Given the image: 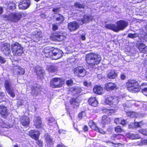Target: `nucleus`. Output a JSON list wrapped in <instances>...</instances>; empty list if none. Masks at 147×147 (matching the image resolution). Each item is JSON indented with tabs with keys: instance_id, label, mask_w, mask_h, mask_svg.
Returning a JSON list of instances; mask_svg holds the SVG:
<instances>
[{
	"instance_id": "nucleus-1",
	"label": "nucleus",
	"mask_w": 147,
	"mask_h": 147,
	"mask_svg": "<svg viewBox=\"0 0 147 147\" xmlns=\"http://www.w3.org/2000/svg\"><path fill=\"white\" fill-rule=\"evenodd\" d=\"M101 60L100 55L93 53H88L85 56L86 63L89 66L93 67L99 64Z\"/></svg>"
},
{
	"instance_id": "nucleus-2",
	"label": "nucleus",
	"mask_w": 147,
	"mask_h": 147,
	"mask_svg": "<svg viewBox=\"0 0 147 147\" xmlns=\"http://www.w3.org/2000/svg\"><path fill=\"white\" fill-rule=\"evenodd\" d=\"M116 24V25L112 23L106 24L105 27L107 29L117 32L123 30L128 25V22L123 20L117 21Z\"/></svg>"
},
{
	"instance_id": "nucleus-3",
	"label": "nucleus",
	"mask_w": 147,
	"mask_h": 147,
	"mask_svg": "<svg viewBox=\"0 0 147 147\" xmlns=\"http://www.w3.org/2000/svg\"><path fill=\"white\" fill-rule=\"evenodd\" d=\"M127 90L132 93L138 92L140 91V86L138 82L134 79L128 80L126 83Z\"/></svg>"
},
{
	"instance_id": "nucleus-4",
	"label": "nucleus",
	"mask_w": 147,
	"mask_h": 147,
	"mask_svg": "<svg viewBox=\"0 0 147 147\" xmlns=\"http://www.w3.org/2000/svg\"><path fill=\"white\" fill-rule=\"evenodd\" d=\"M11 51L14 56H21L24 53L23 47L21 44L17 42L11 44Z\"/></svg>"
},
{
	"instance_id": "nucleus-5",
	"label": "nucleus",
	"mask_w": 147,
	"mask_h": 147,
	"mask_svg": "<svg viewBox=\"0 0 147 147\" xmlns=\"http://www.w3.org/2000/svg\"><path fill=\"white\" fill-rule=\"evenodd\" d=\"M64 84V80L61 78H54L50 82V86L54 88L61 87Z\"/></svg>"
},
{
	"instance_id": "nucleus-6",
	"label": "nucleus",
	"mask_w": 147,
	"mask_h": 147,
	"mask_svg": "<svg viewBox=\"0 0 147 147\" xmlns=\"http://www.w3.org/2000/svg\"><path fill=\"white\" fill-rule=\"evenodd\" d=\"M11 47L9 43L4 42L1 46L0 50L5 56H9L11 53Z\"/></svg>"
},
{
	"instance_id": "nucleus-7",
	"label": "nucleus",
	"mask_w": 147,
	"mask_h": 147,
	"mask_svg": "<svg viewBox=\"0 0 147 147\" xmlns=\"http://www.w3.org/2000/svg\"><path fill=\"white\" fill-rule=\"evenodd\" d=\"M10 16V22L17 23L22 18V13L19 12L11 13Z\"/></svg>"
},
{
	"instance_id": "nucleus-8",
	"label": "nucleus",
	"mask_w": 147,
	"mask_h": 147,
	"mask_svg": "<svg viewBox=\"0 0 147 147\" xmlns=\"http://www.w3.org/2000/svg\"><path fill=\"white\" fill-rule=\"evenodd\" d=\"M4 86L6 90L10 96L13 98L15 96V94L13 88H11V85L10 81L8 80H6L4 81Z\"/></svg>"
},
{
	"instance_id": "nucleus-9",
	"label": "nucleus",
	"mask_w": 147,
	"mask_h": 147,
	"mask_svg": "<svg viewBox=\"0 0 147 147\" xmlns=\"http://www.w3.org/2000/svg\"><path fill=\"white\" fill-rule=\"evenodd\" d=\"M85 70V69L83 67L78 66L74 69L73 73L76 76L83 77L86 75L84 72Z\"/></svg>"
},
{
	"instance_id": "nucleus-10",
	"label": "nucleus",
	"mask_w": 147,
	"mask_h": 147,
	"mask_svg": "<svg viewBox=\"0 0 147 147\" xmlns=\"http://www.w3.org/2000/svg\"><path fill=\"white\" fill-rule=\"evenodd\" d=\"M105 103L108 105H116L118 102L117 97L115 96H112L107 97L105 100Z\"/></svg>"
},
{
	"instance_id": "nucleus-11",
	"label": "nucleus",
	"mask_w": 147,
	"mask_h": 147,
	"mask_svg": "<svg viewBox=\"0 0 147 147\" xmlns=\"http://www.w3.org/2000/svg\"><path fill=\"white\" fill-rule=\"evenodd\" d=\"M88 124L90 128L93 130L102 134H106V132L102 129L99 128L93 120L89 121Z\"/></svg>"
},
{
	"instance_id": "nucleus-12",
	"label": "nucleus",
	"mask_w": 147,
	"mask_h": 147,
	"mask_svg": "<svg viewBox=\"0 0 147 147\" xmlns=\"http://www.w3.org/2000/svg\"><path fill=\"white\" fill-rule=\"evenodd\" d=\"M9 114L6 107L3 104L0 105V116L3 118L6 119Z\"/></svg>"
},
{
	"instance_id": "nucleus-13",
	"label": "nucleus",
	"mask_w": 147,
	"mask_h": 147,
	"mask_svg": "<svg viewBox=\"0 0 147 147\" xmlns=\"http://www.w3.org/2000/svg\"><path fill=\"white\" fill-rule=\"evenodd\" d=\"M63 52L59 49L54 48L52 50V58L55 57L54 59H58L61 58L63 55Z\"/></svg>"
},
{
	"instance_id": "nucleus-14",
	"label": "nucleus",
	"mask_w": 147,
	"mask_h": 147,
	"mask_svg": "<svg viewBox=\"0 0 147 147\" xmlns=\"http://www.w3.org/2000/svg\"><path fill=\"white\" fill-rule=\"evenodd\" d=\"M33 122L34 125L36 128L38 129H43L44 125L42 123V119L40 116L36 117L33 121Z\"/></svg>"
},
{
	"instance_id": "nucleus-15",
	"label": "nucleus",
	"mask_w": 147,
	"mask_h": 147,
	"mask_svg": "<svg viewBox=\"0 0 147 147\" xmlns=\"http://www.w3.org/2000/svg\"><path fill=\"white\" fill-rule=\"evenodd\" d=\"M104 88L107 91H111L117 90L118 88L117 86L115 83L112 82H109L105 84Z\"/></svg>"
},
{
	"instance_id": "nucleus-16",
	"label": "nucleus",
	"mask_w": 147,
	"mask_h": 147,
	"mask_svg": "<svg viewBox=\"0 0 147 147\" xmlns=\"http://www.w3.org/2000/svg\"><path fill=\"white\" fill-rule=\"evenodd\" d=\"M28 135L31 138L35 140L39 139L40 133L38 130L33 129L29 131Z\"/></svg>"
},
{
	"instance_id": "nucleus-17",
	"label": "nucleus",
	"mask_w": 147,
	"mask_h": 147,
	"mask_svg": "<svg viewBox=\"0 0 147 147\" xmlns=\"http://www.w3.org/2000/svg\"><path fill=\"white\" fill-rule=\"evenodd\" d=\"M20 123L24 126L27 127L30 124V120L29 117L26 115L22 116L20 118Z\"/></svg>"
},
{
	"instance_id": "nucleus-18",
	"label": "nucleus",
	"mask_w": 147,
	"mask_h": 147,
	"mask_svg": "<svg viewBox=\"0 0 147 147\" xmlns=\"http://www.w3.org/2000/svg\"><path fill=\"white\" fill-rule=\"evenodd\" d=\"M82 88L79 86H75L73 87H71L69 89V91L72 93H73V96H75L79 94L82 91Z\"/></svg>"
},
{
	"instance_id": "nucleus-19",
	"label": "nucleus",
	"mask_w": 147,
	"mask_h": 147,
	"mask_svg": "<svg viewBox=\"0 0 147 147\" xmlns=\"http://www.w3.org/2000/svg\"><path fill=\"white\" fill-rule=\"evenodd\" d=\"M67 26L68 29L71 31H75L79 27V24L76 21L69 22Z\"/></svg>"
},
{
	"instance_id": "nucleus-20",
	"label": "nucleus",
	"mask_w": 147,
	"mask_h": 147,
	"mask_svg": "<svg viewBox=\"0 0 147 147\" xmlns=\"http://www.w3.org/2000/svg\"><path fill=\"white\" fill-rule=\"evenodd\" d=\"M112 119L108 115H103L101 119V123L104 125L110 124L111 121Z\"/></svg>"
},
{
	"instance_id": "nucleus-21",
	"label": "nucleus",
	"mask_w": 147,
	"mask_h": 147,
	"mask_svg": "<svg viewBox=\"0 0 147 147\" xmlns=\"http://www.w3.org/2000/svg\"><path fill=\"white\" fill-rule=\"evenodd\" d=\"M80 102L78 97H72L71 98L69 101L70 105L74 108H77L79 106Z\"/></svg>"
},
{
	"instance_id": "nucleus-22",
	"label": "nucleus",
	"mask_w": 147,
	"mask_h": 147,
	"mask_svg": "<svg viewBox=\"0 0 147 147\" xmlns=\"http://www.w3.org/2000/svg\"><path fill=\"white\" fill-rule=\"evenodd\" d=\"M62 35H61L59 33L55 32L52 34L51 36V39L55 41H61L62 40Z\"/></svg>"
},
{
	"instance_id": "nucleus-23",
	"label": "nucleus",
	"mask_w": 147,
	"mask_h": 147,
	"mask_svg": "<svg viewBox=\"0 0 147 147\" xmlns=\"http://www.w3.org/2000/svg\"><path fill=\"white\" fill-rule=\"evenodd\" d=\"M52 50L48 47L45 48L42 51L43 55L47 58H52Z\"/></svg>"
},
{
	"instance_id": "nucleus-24",
	"label": "nucleus",
	"mask_w": 147,
	"mask_h": 147,
	"mask_svg": "<svg viewBox=\"0 0 147 147\" xmlns=\"http://www.w3.org/2000/svg\"><path fill=\"white\" fill-rule=\"evenodd\" d=\"M32 39L35 42H37L42 38V32L41 31H36L31 36Z\"/></svg>"
},
{
	"instance_id": "nucleus-25",
	"label": "nucleus",
	"mask_w": 147,
	"mask_h": 147,
	"mask_svg": "<svg viewBox=\"0 0 147 147\" xmlns=\"http://www.w3.org/2000/svg\"><path fill=\"white\" fill-rule=\"evenodd\" d=\"M88 104L94 107L98 106V103L96 98L94 96H92L90 98L88 101Z\"/></svg>"
},
{
	"instance_id": "nucleus-26",
	"label": "nucleus",
	"mask_w": 147,
	"mask_h": 147,
	"mask_svg": "<svg viewBox=\"0 0 147 147\" xmlns=\"http://www.w3.org/2000/svg\"><path fill=\"white\" fill-rule=\"evenodd\" d=\"M93 91L95 94L98 95H102L103 94V88L100 86L96 85L93 89Z\"/></svg>"
},
{
	"instance_id": "nucleus-27",
	"label": "nucleus",
	"mask_w": 147,
	"mask_h": 147,
	"mask_svg": "<svg viewBox=\"0 0 147 147\" xmlns=\"http://www.w3.org/2000/svg\"><path fill=\"white\" fill-rule=\"evenodd\" d=\"M30 5V2L29 0H23L19 3V5L20 6V7L23 9H27Z\"/></svg>"
},
{
	"instance_id": "nucleus-28",
	"label": "nucleus",
	"mask_w": 147,
	"mask_h": 147,
	"mask_svg": "<svg viewBox=\"0 0 147 147\" xmlns=\"http://www.w3.org/2000/svg\"><path fill=\"white\" fill-rule=\"evenodd\" d=\"M48 125L49 127H54L57 125V122L55 119L52 117H49L48 119Z\"/></svg>"
},
{
	"instance_id": "nucleus-29",
	"label": "nucleus",
	"mask_w": 147,
	"mask_h": 147,
	"mask_svg": "<svg viewBox=\"0 0 147 147\" xmlns=\"http://www.w3.org/2000/svg\"><path fill=\"white\" fill-rule=\"evenodd\" d=\"M117 76V74L116 71L114 70H110L107 74V77L109 79H114Z\"/></svg>"
},
{
	"instance_id": "nucleus-30",
	"label": "nucleus",
	"mask_w": 147,
	"mask_h": 147,
	"mask_svg": "<svg viewBox=\"0 0 147 147\" xmlns=\"http://www.w3.org/2000/svg\"><path fill=\"white\" fill-rule=\"evenodd\" d=\"M59 16L56 17L55 18V20L57 22V24L59 25L61 24L63 22L65 18L60 13H57Z\"/></svg>"
},
{
	"instance_id": "nucleus-31",
	"label": "nucleus",
	"mask_w": 147,
	"mask_h": 147,
	"mask_svg": "<svg viewBox=\"0 0 147 147\" xmlns=\"http://www.w3.org/2000/svg\"><path fill=\"white\" fill-rule=\"evenodd\" d=\"M138 49L142 53L146 54L147 52V47L143 43H140L138 46Z\"/></svg>"
},
{
	"instance_id": "nucleus-32",
	"label": "nucleus",
	"mask_w": 147,
	"mask_h": 147,
	"mask_svg": "<svg viewBox=\"0 0 147 147\" xmlns=\"http://www.w3.org/2000/svg\"><path fill=\"white\" fill-rule=\"evenodd\" d=\"M15 72H16V73L18 75H23L25 73L24 69L21 68L20 66H18L17 67L13 70Z\"/></svg>"
},
{
	"instance_id": "nucleus-33",
	"label": "nucleus",
	"mask_w": 147,
	"mask_h": 147,
	"mask_svg": "<svg viewBox=\"0 0 147 147\" xmlns=\"http://www.w3.org/2000/svg\"><path fill=\"white\" fill-rule=\"evenodd\" d=\"M83 19L84 21V23H87L93 19V17L91 15H84L83 16Z\"/></svg>"
},
{
	"instance_id": "nucleus-34",
	"label": "nucleus",
	"mask_w": 147,
	"mask_h": 147,
	"mask_svg": "<svg viewBox=\"0 0 147 147\" xmlns=\"http://www.w3.org/2000/svg\"><path fill=\"white\" fill-rule=\"evenodd\" d=\"M47 69L49 72L54 73L57 70V68L55 66L50 65L48 66Z\"/></svg>"
},
{
	"instance_id": "nucleus-35",
	"label": "nucleus",
	"mask_w": 147,
	"mask_h": 147,
	"mask_svg": "<svg viewBox=\"0 0 147 147\" xmlns=\"http://www.w3.org/2000/svg\"><path fill=\"white\" fill-rule=\"evenodd\" d=\"M45 140L47 145L50 146L53 144V141L52 138L49 136H47L45 138Z\"/></svg>"
},
{
	"instance_id": "nucleus-36",
	"label": "nucleus",
	"mask_w": 147,
	"mask_h": 147,
	"mask_svg": "<svg viewBox=\"0 0 147 147\" xmlns=\"http://www.w3.org/2000/svg\"><path fill=\"white\" fill-rule=\"evenodd\" d=\"M121 136H123V135L121 134H114L111 136V138L113 140H120L121 138Z\"/></svg>"
},
{
	"instance_id": "nucleus-37",
	"label": "nucleus",
	"mask_w": 147,
	"mask_h": 147,
	"mask_svg": "<svg viewBox=\"0 0 147 147\" xmlns=\"http://www.w3.org/2000/svg\"><path fill=\"white\" fill-rule=\"evenodd\" d=\"M106 142L108 143V145L109 144V145H111V147H119L122 145V144L120 143H115L111 141Z\"/></svg>"
},
{
	"instance_id": "nucleus-38",
	"label": "nucleus",
	"mask_w": 147,
	"mask_h": 147,
	"mask_svg": "<svg viewBox=\"0 0 147 147\" xmlns=\"http://www.w3.org/2000/svg\"><path fill=\"white\" fill-rule=\"evenodd\" d=\"M36 141V146L38 147H43V142L41 139H38L35 140Z\"/></svg>"
},
{
	"instance_id": "nucleus-39",
	"label": "nucleus",
	"mask_w": 147,
	"mask_h": 147,
	"mask_svg": "<svg viewBox=\"0 0 147 147\" xmlns=\"http://www.w3.org/2000/svg\"><path fill=\"white\" fill-rule=\"evenodd\" d=\"M35 72L38 77H41L43 76L44 72L42 69H35Z\"/></svg>"
},
{
	"instance_id": "nucleus-40",
	"label": "nucleus",
	"mask_w": 147,
	"mask_h": 147,
	"mask_svg": "<svg viewBox=\"0 0 147 147\" xmlns=\"http://www.w3.org/2000/svg\"><path fill=\"white\" fill-rule=\"evenodd\" d=\"M114 130L115 132L117 133H121L124 131V130L119 125H118L115 127Z\"/></svg>"
},
{
	"instance_id": "nucleus-41",
	"label": "nucleus",
	"mask_w": 147,
	"mask_h": 147,
	"mask_svg": "<svg viewBox=\"0 0 147 147\" xmlns=\"http://www.w3.org/2000/svg\"><path fill=\"white\" fill-rule=\"evenodd\" d=\"M86 115V112L85 111H82L78 114V118L80 119H82Z\"/></svg>"
},
{
	"instance_id": "nucleus-42",
	"label": "nucleus",
	"mask_w": 147,
	"mask_h": 147,
	"mask_svg": "<svg viewBox=\"0 0 147 147\" xmlns=\"http://www.w3.org/2000/svg\"><path fill=\"white\" fill-rule=\"evenodd\" d=\"M31 94L33 96H36L38 95L39 93L38 91L36 90L35 88L33 87L31 89Z\"/></svg>"
},
{
	"instance_id": "nucleus-43",
	"label": "nucleus",
	"mask_w": 147,
	"mask_h": 147,
	"mask_svg": "<svg viewBox=\"0 0 147 147\" xmlns=\"http://www.w3.org/2000/svg\"><path fill=\"white\" fill-rule=\"evenodd\" d=\"M74 6L78 8L79 9L84 8V5L80 4L79 2H75L74 3Z\"/></svg>"
},
{
	"instance_id": "nucleus-44",
	"label": "nucleus",
	"mask_w": 147,
	"mask_h": 147,
	"mask_svg": "<svg viewBox=\"0 0 147 147\" xmlns=\"http://www.w3.org/2000/svg\"><path fill=\"white\" fill-rule=\"evenodd\" d=\"M126 136L130 139H136L135 135L133 134L128 133L126 134Z\"/></svg>"
},
{
	"instance_id": "nucleus-45",
	"label": "nucleus",
	"mask_w": 147,
	"mask_h": 147,
	"mask_svg": "<svg viewBox=\"0 0 147 147\" xmlns=\"http://www.w3.org/2000/svg\"><path fill=\"white\" fill-rule=\"evenodd\" d=\"M16 8V5L14 3H12L7 7L8 9L13 10Z\"/></svg>"
},
{
	"instance_id": "nucleus-46",
	"label": "nucleus",
	"mask_w": 147,
	"mask_h": 147,
	"mask_svg": "<svg viewBox=\"0 0 147 147\" xmlns=\"http://www.w3.org/2000/svg\"><path fill=\"white\" fill-rule=\"evenodd\" d=\"M138 36V35L137 33H129L127 37L130 38H136Z\"/></svg>"
},
{
	"instance_id": "nucleus-47",
	"label": "nucleus",
	"mask_w": 147,
	"mask_h": 147,
	"mask_svg": "<svg viewBox=\"0 0 147 147\" xmlns=\"http://www.w3.org/2000/svg\"><path fill=\"white\" fill-rule=\"evenodd\" d=\"M2 127L3 128L8 129L11 127V125H10L8 123H4L2 124Z\"/></svg>"
},
{
	"instance_id": "nucleus-48",
	"label": "nucleus",
	"mask_w": 147,
	"mask_h": 147,
	"mask_svg": "<svg viewBox=\"0 0 147 147\" xmlns=\"http://www.w3.org/2000/svg\"><path fill=\"white\" fill-rule=\"evenodd\" d=\"M10 13H9L8 15L5 14L3 16V18L5 19V20H7L9 21H10Z\"/></svg>"
},
{
	"instance_id": "nucleus-49",
	"label": "nucleus",
	"mask_w": 147,
	"mask_h": 147,
	"mask_svg": "<svg viewBox=\"0 0 147 147\" xmlns=\"http://www.w3.org/2000/svg\"><path fill=\"white\" fill-rule=\"evenodd\" d=\"M77 21L79 22V25H83L84 23V21L83 19V18L82 19L79 18L77 19Z\"/></svg>"
},
{
	"instance_id": "nucleus-50",
	"label": "nucleus",
	"mask_w": 147,
	"mask_h": 147,
	"mask_svg": "<svg viewBox=\"0 0 147 147\" xmlns=\"http://www.w3.org/2000/svg\"><path fill=\"white\" fill-rule=\"evenodd\" d=\"M141 92L144 95L147 96V88H144L142 89Z\"/></svg>"
},
{
	"instance_id": "nucleus-51",
	"label": "nucleus",
	"mask_w": 147,
	"mask_h": 147,
	"mask_svg": "<svg viewBox=\"0 0 147 147\" xmlns=\"http://www.w3.org/2000/svg\"><path fill=\"white\" fill-rule=\"evenodd\" d=\"M140 122H135L133 127L134 128H138L140 127Z\"/></svg>"
},
{
	"instance_id": "nucleus-52",
	"label": "nucleus",
	"mask_w": 147,
	"mask_h": 147,
	"mask_svg": "<svg viewBox=\"0 0 147 147\" xmlns=\"http://www.w3.org/2000/svg\"><path fill=\"white\" fill-rule=\"evenodd\" d=\"M58 25H59L57 24H55L53 25L52 28L53 31H55L58 29Z\"/></svg>"
},
{
	"instance_id": "nucleus-53",
	"label": "nucleus",
	"mask_w": 147,
	"mask_h": 147,
	"mask_svg": "<svg viewBox=\"0 0 147 147\" xmlns=\"http://www.w3.org/2000/svg\"><path fill=\"white\" fill-rule=\"evenodd\" d=\"M73 81L71 79L67 80L66 81V84L68 85H71L73 83Z\"/></svg>"
},
{
	"instance_id": "nucleus-54",
	"label": "nucleus",
	"mask_w": 147,
	"mask_h": 147,
	"mask_svg": "<svg viewBox=\"0 0 147 147\" xmlns=\"http://www.w3.org/2000/svg\"><path fill=\"white\" fill-rule=\"evenodd\" d=\"M109 109H103L102 110V112L103 113L107 114L109 115Z\"/></svg>"
},
{
	"instance_id": "nucleus-55",
	"label": "nucleus",
	"mask_w": 147,
	"mask_h": 147,
	"mask_svg": "<svg viewBox=\"0 0 147 147\" xmlns=\"http://www.w3.org/2000/svg\"><path fill=\"white\" fill-rule=\"evenodd\" d=\"M116 110L114 109H109V115H111L116 112Z\"/></svg>"
},
{
	"instance_id": "nucleus-56",
	"label": "nucleus",
	"mask_w": 147,
	"mask_h": 147,
	"mask_svg": "<svg viewBox=\"0 0 147 147\" xmlns=\"http://www.w3.org/2000/svg\"><path fill=\"white\" fill-rule=\"evenodd\" d=\"M6 62V60L3 57L0 56V63H4Z\"/></svg>"
},
{
	"instance_id": "nucleus-57",
	"label": "nucleus",
	"mask_w": 147,
	"mask_h": 147,
	"mask_svg": "<svg viewBox=\"0 0 147 147\" xmlns=\"http://www.w3.org/2000/svg\"><path fill=\"white\" fill-rule=\"evenodd\" d=\"M142 133L145 136H147V129H143L142 130Z\"/></svg>"
},
{
	"instance_id": "nucleus-58",
	"label": "nucleus",
	"mask_w": 147,
	"mask_h": 147,
	"mask_svg": "<svg viewBox=\"0 0 147 147\" xmlns=\"http://www.w3.org/2000/svg\"><path fill=\"white\" fill-rule=\"evenodd\" d=\"M83 130L85 132L88 131V126L86 125H84L83 127Z\"/></svg>"
},
{
	"instance_id": "nucleus-59",
	"label": "nucleus",
	"mask_w": 147,
	"mask_h": 147,
	"mask_svg": "<svg viewBox=\"0 0 147 147\" xmlns=\"http://www.w3.org/2000/svg\"><path fill=\"white\" fill-rule=\"evenodd\" d=\"M126 120L123 119L121 121L120 124L124 126L126 124Z\"/></svg>"
},
{
	"instance_id": "nucleus-60",
	"label": "nucleus",
	"mask_w": 147,
	"mask_h": 147,
	"mask_svg": "<svg viewBox=\"0 0 147 147\" xmlns=\"http://www.w3.org/2000/svg\"><path fill=\"white\" fill-rule=\"evenodd\" d=\"M114 122L116 124H117L119 123V118H116L115 119Z\"/></svg>"
},
{
	"instance_id": "nucleus-61",
	"label": "nucleus",
	"mask_w": 147,
	"mask_h": 147,
	"mask_svg": "<svg viewBox=\"0 0 147 147\" xmlns=\"http://www.w3.org/2000/svg\"><path fill=\"white\" fill-rule=\"evenodd\" d=\"M120 77L122 80H124L125 79L126 76L124 74H122L121 75Z\"/></svg>"
},
{
	"instance_id": "nucleus-62",
	"label": "nucleus",
	"mask_w": 147,
	"mask_h": 147,
	"mask_svg": "<svg viewBox=\"0 0 147 147\" xmlns=\"http://www.w3.org/2000/svg\"><path fill=\"white\" fill-rule=\"evenodd\" d=\"M59 11V8H54L52 9V11L54 12H57Z\"/></svg>"
},
{
	"instance_id": "nucleus-63",
	"label": "nucleus",
	"mask_w": 147,
	"mask_h": 147,
	"mask_svg": "<svg viewBox=\"0 0 147 147\" xmlns=\"http://www.w3.org/2000/svg\"><path fill=\"white\" fill-rule=\"evenodd\" d=\"M56 147H65V146L63 144H58Z\"/></svg>"
},
{
	"instance_id": "nucleus-64",
	"label": "nucleus",
	"mask_w": 147,
	"mask_h": 147,
	"mask_svg": "<svg viewBox=\"0 0 147 147\" xmlns=\"http://www.w3.org/2000/svg\"><path fill=\"white\" fill-rule=\"evenodd\" d=\"M81 38L83 40H84L86 39L85 35L82 34L81 36Z\"/></svg>"
}]
</instances>
